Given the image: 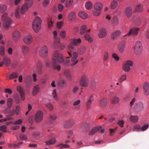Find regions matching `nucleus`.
Returning a JSON list of instances; mask_svg holds the SVG:
<instances>
[{
  "mask_svg": "<svg viewBox=\"0 0 149 149\" xmlns=\"http://www.w3.org/2000/svg\"><path fill=\"white\" fill-rule=\"evenodd\" d=\"M64 59L62 54L58 50L55 51L52 57V67L54 69L58 71L60 70L61 67L57 63H61L63 62Z\"/></svg>",
  "mask_w": 149,
  "mask_h": 149,
  "instance_id": "nucleus-1",
  "label": "nucleus"
},
{
  "mask_svg": "<svg viewBox=\"0 0 149 149\" xmlns=\"http://www.w3.org/2000/svg\"><path fill=\"white\" fill-rule=\"evenodd\" d=\"M72 51L70 50L68 52L69 56L66 57L67 58H71V60H65V63L66 65L73 66L76 64L79 61V60L77 59L78 55L76 52H72Z\"/></svg>",
  "mask_w": 149,
  "mask_h": 149,
  "instance_id": "nucleus-2",
  "label": "nucleus"
},
{
  "mask_svg": "<svg viewBox=\"0 0 149 149\" xmlns=\"http://www.w3.org/2000/svg\"><path fill=\"white\" fill-rule=\"evenodd\" d=\"M1 19L4 28L7 29L11 27L12 21L11 19L8 17L7 13H5L2 15Z\"/></svg>",
  "mask_w": 149,
  "mask_h": 149,
  "instance_id": "nucleus-3",
  "label": "nucleus"
},
{
  "mask_svg": "<svg viewBox=\"0 0 149 149\" xmlns=\"http://www.w3.org/2000/svg\"><path fill=\"white\" fill-rule=\"evenodd\" d=\"M41 20L38 16L36 17L32 23V28L36 32H38L40 29L41 27Z\"/></svg>",
  "mask_w": 149,
  "mask_h": 149,
  "instance_id": "nucleus-4",
  "label": "nucleus"
},
{
  "mask_svg": "<svg viewBox=\"0 0 149 149\" xmlns=\"http://www.w3.org/2000/svg\"><path fill=\"white\" fill-rule=\"evenodd\" d=\"M134 52L137 56H140L143 51V48L140 42L137 41L134 46Z\"/></svg>",
  "mask_w": 149,
  "mask_h": 149,
  "instance_id": "nucleus-5",
  "label": "nucleus"
},
{
  "mask_svg": "<svg viewBox=\"0 0 149 149\" xmlns=\"http://www.w3.org/2000/svg\"><path fill=\"white\" fill-rule=\"evenodd\" d=\"M89 80L88 76L85 74L82 75L79 81V85L80 86L87 87L88 86Z\"/></svg>",
  "mask_w": 149,
  "mask_h": 149,
  "instance_id": "nucleus-6",
  "label": "nucleus"
},
{
  "mask_svg": "<svg viewBox=\"0 0 149 149\" xmlns=\"http://www.w3.org/2000/svg\"><path fill=\"white\" fill-rule=\"evenodd\" d=\"M81 42V40L79 38H72L71 40L70 43L68 45V49L70 50H72L74 49V46L78 45Z\"/></svg>",
  "mask_w": 149,
  "mask_h": 149,
  "instance_id": "nucleus-7",
  "label": "nucleus"
},
{
  "mask_svg": "<svg viewBox=\"0 0 149 149\" xmlns=\"http://www.w3.org/2000/svg\"><path fill=\"white\" fill-rule=\"evenodd\" d=\"M133 65V62L131 60H128L125 61L123 65V70L125 72H129L130 70V67Z\"/></svg>",
  "mask_w": 149,
  "mask_h": 149,
  "instance_id": "nucleus-8",
  "label": "nucleus"
},
{
  "mask_svg": "<svg viewBox=\"0 0 149 149\" xmlns=\"http://www.w3.org/2000/svg\"><path fill=\"white\" fill-rule=\"evenodd\" d=\"M104 130L102 129L101 126H97L92 129L89 132V135L93 136L97 131H99L100 133H103L104 132Z\"/></svg>",
  "mask_w": 149,
  "mask_h": 149,
  "instance_id": "nucleus-9",
  "label": "nucleus"
},
{
  "mask_svg": "<svg viewBox=\"0 0 149 149\" xmlns=\"http://www.w3.org/2000/svg\"><path fill=\"white\" fill-rule=\"evenodd\" d=\"M48 53L47 47L45 45H44L41 47L39 51V55L42 57H45L47 56Z\"/></svg>",
  "mask_w": 149,
  "mask_h": 149,
  "instance_id": "nucleus-10",
  "label": "nucleus"
},
{
  "mask_svg": "<svg viewBox=\"0 0 149 149\" xmlns=\"http://www.w3.org/2000/svg\"><path fill=\"white\" fill-rule=\"evenodd\" d=\"M43 113L41 111H38L35 115L34 119L36 123L40 122L43 120Z\"/></svg>",
  "mask_w": 149,
  "mask_h": 149,
  "instance_id": "nucleus-11",
  "label": "nucleus"
},
{
  "mask_svg": "<svg viewBox=\"0 0 149 149\" xmlns=\"http://www.w3.org/2000/svg\"><path fill=\"white\" fill-rule=\"evenodd\" d=\"M11 63V60L10 58L5 57L3 58L2 61L0 63V67H2L3 65L6 67L9 66Z\"/></svg>",
  "mask_w": 149,
  "mask_h": 149,
  "instance_id": "nucleus-12",
  "label": "nucleus"
},
{
  "mask_svg": "<svg viewBox=\"0 0 149 149\" xmlns=\"http://www.w3.org/2000/svg\"><path fill=\"white\" fill-rule=\"evenodd\" d=\"M144 107V104L143 103L140 102L137 103L134 107L136 111L137 112H140L143 109Z\"/></svg>",
  "mask_w": 149,
  "mask_h": 149,
  "instance_id": "nucleus-13",
  "label": "nucleus"
},
{
  "mask_svg": "<svg viewBox=\"0 0 149 149\" xmlns=\"http://www.w3.org/2000/svg\"><path fill=\"white\" fill-rule=\"evenodd\" d=\"M20 37V33L17 31H15L13 33V39L15 42H17L19 41Z\"/></svg>",
  "mask_w": 149,
  "mask_h": 149,
  "instance_id": "nucleus-14",
  "label": "nucleus"
},
{
  "mask_svg": "<svg viewBox=\"0 0 149 149\" xmlns=\"http://www.w3.org/2000/svg\"><path fill=\"white\" fill-rule=\"evenodd\" d=\"M134 12L132 7L128 6L127 7L125 10V13L128 18L130 17Z\"/></svg>",
  "mask_w": 149,
  "mask_h": 149,
  "instance_id": "nucleus-15",
  "label": "nucleus"
},
{
  "mask_svg": "<svg viewBox=\"0 0 149 149\" xmlns=\"http://www.w3.org/2000/svg\"><path fill=\"white\" fill-rule=\"evenodd\" d=\"M23 41L26 45H31L33 42L32 36L30 35L26 36L23 39Z\"/></svg>",
  "mask_w": 149,
  "mask_h": 149,
  "instance_id": "nucleus-16",
  "label": "nucleus"
},
{
  "mask_svg": "<svg viewBox=\"0 0 149 149\" xmlns=\"http://www.w3.org/2000/svg\"><path fill=\"white\" fill-rule=\"evenodd\" d=\"M139 29L137 28H134L130 29L128 33L126 36H130L131 35L136 36L138 33Z\"/></svg>",
  "mask_w": 149,
  "mask_h": 149,
  "instance_id": "nucleus-17",
  "label": "nucleus"
},
{
  "mask_svg": "<svg viewBox=\"0 0 149 149\" xmlns=\"http://www.w3.org/2000/svg\"><path fill=\"white\" fill-rule=\"evenodd\" d=\"M143 89L144 94L147 95H149V83L147 81L144 82Z\"/></svg>",
  "mask_w": 149,
  "mask_h": 149,
  "instance_id": "nucleus-18",
  "label": "nucleus"
},
{
  "mask_svg": "<svg viewBox=\"0 0 149 149\" xmlns=\"http://www.w3.org/2000/svg\"><path fill=\"white\" fill-rule=\"evenodd\" d=\"M107 35V31L104 28H102L99 30L98 36L100 38L105 37Z\"/></svg>",
  "mask_w": 149,
  "mask_h": 149,
  "instance_id": "nucleus-19",
  "label": "nucleus"
},
{
  "mask_svg": "<svg viewBox=\"0 0 149 149\" xmlns=\"http://www.w3.org/2000/svg\"><path fill=\"white\" fill-rule=\"evenodd\" d=\"M107 104V100L106 98H103L100 101L99 105L102 108L105 107Z\"/></svg>",
  "mask_w": 149,
  "mask_h": 149,
  "instance_id": "nucleus-20",
  "label": "nucleus"
},
{
  "mask_svg": "<svg viewBox=\"0 0 149 149\" xmlns=\"http://www.w3.org/2000/svg\"><path fill=\"white\" fill-rule=\"evenodd\" d=\"M93 97L92 96H91L89 98L86 102V108L88 110L91 108L92 102L93 101Z\"/></svg>",
  "mask_w": 149,
  "mask_h": 149,
  "instance_id": "nucleus-21",
  "label": "nucleus"
},
{
  "mask_svg": "<svg viewBox=\"0 0 149 149\" xmlns=\"http://www.w3.org/2000/svg\"><path fill=\"white\" fill-rule=\"evenodd\" d=\"M76 18V15L75 12L72 11L68 15V19L69 21H72L74 20Z\"/></svg>",
  "mask_w": 149,
  "mask_h": 149,
  "instance_id": "nucleus-22",
  "label": "nucleus"
},
{
  "mask_svg": "<svg viewBox=\"0 0 149 149\" xmlns=\"http://www.w3.org/2000/svg\"><path fill=\"white\" fill-rule=\"evenodd\" d=\"M125 45V42L122 41L118 45V49L119 52L120 53L123 52Z\"/></svg>",
  "mask_w": 149,
  "mask_h": 149,
  "instance_id": "nucleus-23",
  "label": "nucleus"
},
{
  "mask_svg": "<svg viewBox=\"0 0 149 149\" xmlns=\"http://www.w3.org/2000/svg\"><path fill=\"white\" fill-rule=\"evenodd\" d=\"M121 32L119 30H116L113 32L111 35V39L113 40L116 39L120 35Z\"/></svg>",
  "mask_w": 149,
  "mask_h": 149,
  "instance_id": "nucleus-24",
  "label": "nucleus"
},
{
  "mask_svg": "<svg viewBox=\"0 0 149 149\" xmlns=\"http://www.w3.org/2000/svg\"><path fill=\"white\" fill-rule=\"evenodd\" d=\"M40 89L39 85L38 84L35 85L33 87L32 91V95L33 96L36 95L39 92Z\"/></svg>",
  "mask_w": 149,
  "mask_h": 149,
  "instance_id": "nucleus-25",
  "label": "nucleus"
},
{
  "mask_svg": "<svg viewBox=\"0 0 149 149\" xmlns=\"http://www.w3.org/2000/svg\"><path fill=\"white\" fill-rule=\"evenodd\" d=\"M64 74L68 80H71L72 79V75L71 72L69 70H65Z\"/></svg>",
  "mask_w": 149,
  "mask_h": 149,
  "instance_id": "nucleus-26",
  "label": "nucleus"
},
{
  "mask_svg": "<svg viewBox=\"0 0 149 149\" xmlns=\"http://www.w3.org/2000/svg\"><path fill=\"white\" fill-rule=\"evenodd\" d=\"M74 123V121L73 120H70L66 121L64 124V126L66 128L71 127Z\"/></svg>",
  "mask_w": 149,
  "mask_h": 149,
  "instance_id": "nucleus-27",
  "label": "nucleus"
},
{
  "mask_svg": "<svg viewBox=\"0 0 149 149\" xmlns=\"http://www.w3.org/2000/svg\"><path fill=\"white\" fill-rule=\"evenodd\" d=\"M22 53L25 55H27L29 51V47L25 45H23L22 47Z\"/></svg>",
  "mask_w": 149,
  "mask_h": 149,
  "instance_id": "nucleus-28",
  "label": "nucleus"
},
{
  "mask_svg": "<svg viewBox=\"0 0 149 149\" xmlns=\"http://www.w3.org/2000/svg\"><path fill=\"white\" fill-rule=\"evenodd\" d=\"M78 15L79 17L84 19H86L88 17L87 13L82 11H79L78 13Z\"/></svg>",
  "mask_w": 149,
  "mask_h": 149,
  "instance_id": "nucleus-29",
  "label": "nucleus"
},
{
  "mask_svg": "<svg viewBox=\"0 0 149 149\" xmlns=\"http://www.w3.org/2000/svg\"><path fill=\"white\" fill-rule=\"evenodd\" d=\"M119 23L118 19L117 17L114 16L112 19V24L113 26H116Z\"/></svg>",
  "mask_w": 149,
  "mask_h": 149,
  "instance_id": "nucleus-30",
  "label": "nucleus"
},
{
  "mask_svg": "<svg viewBox=\"0 0 149 149\" xmlns=\"http://www.w3.org/2000/svg\"><path fill=\"white\" fill-rule=\"evenodd\" d=\"M25 82L28 87L29 84H31L32 82L31 77L29 75L26 76L25 79Z\"/></svg>",
  "mask_w": 149,
  "mask_h": 149,
  "instance_id": "nucleus-31",
  "label": "nucleus"
},
{
  "mask_svg": "<svg viewBox=\"0 0 149 149\" xmlns=\"http://www.w3.org/2000/svg\"><path fill=\"white\" fill-rule=\"evenodd\" d=\"M139 119L138 117L137 116H133L131 115L130 118V121L133 123H136L138 122Z\"/></svg>",
  "mask_w": 149,
  "mask_h": 149,
  "instance_id": "nucleus-32",
  "label": "nucleus"
},
{
  "mask_svg": "<svg viewBox=\"0 0 149 149\" xmlns=\"http://www.w3.org/2000/svg\"><path fill=\"white\" fill-rule=\"evenodd\" d=\"M29 8L26 6V4H24L22 6L20 9V13L22 14H24Z\"/></svg>",
  "mask_w": 149,
  "mask_h": 149,
  "instance_id": "nucleus-33",
  "label": "nucleus"
},
{
  "mask_svg": "<svg viewBox=\"0 0 149 149\" xmlns=\"http://www.w3.org/2000/svg\"><path fill=\"white\" fill-rule=\"evenodd\" d=\"M19 76V74L17 72H14L12 73L8 77L9 79H16Z\"/></svg>",
  "mask_w": 149,
  "mask_h": 149,
  "instance_id": "nucleus-34",
  "label": "nucleus"
},
{
  "mask_svg": "<svg viewBox=\"0 0 149 149\" xmlns=\"http://www.w3.org/2000/svg\"><path fill=\"white\" fill-rule=\"evenodd\" d=\"M103 7L102 4L100 2H97L94 5V8L101 10Z\"/></svg>",
  "mask_w": 149,
  "mask_h": 149,
  "instance_id": "nucleus-35",
  "label": "nucleus"
},
{
  "mask_svg": "<svg viewBox=\"0 0 149 149\" xmlns=\"http://www.w3.org/2000/svg\"><path fill=\"white\" fill-rule=\"evenodd\" d=\"M56 142V140L55 138H53L45 142L46 144L47 145H50L54 144Z\"/></svg>",
  "mask_w": 149,
  "mask_h": 149,
  "instance_id": "nucleus-36",
  "label": "nucleus"
},
{
  "mask_svg": "<svg viewBox=\"0 0 149 149\" xmlns=\"http://www.w3.org/2000/svg\"><path fill=\"white\" fill-rule=\"evenodd\" d=\"M87 32V29L86 26L85 25H82L80 31V34L82 35Z\"/></svg>",
  "mask_w": 149,
  "mask_h": 149,
  "instance_id": "nucleus-37",
  "label": "nucleus"
},
{
  "mask_svg": "<svg viewBox=\"0 0 149 149\" xmlns=\"http://www.w3.org/2000/svg\"><path fill=\"white\" fill-rule=\"evenodd\" d=\"M84 39L89 42H91L93 41V39L88 34H86L84 36Z\"/></svg>",
  "mask_w": 149,
  "mask_h": 149,
  "instance_id": "nucleus-38",
  "label": "nucleus"
},
{
  "mask_svg": "<svg viewBox=\"0 0 149 149\" xmlns=\"http://www.w3.org/2000/svg\"><path fill=\"white\" fill-rule=\"evenodd\" d=\"M85 47L84 46H81L78 49L77 52L79 54H83L85 52Z\"/></svg>",
  "mask_w": 149,
  "mask_h": 149,
  "instance_id": "nucleus-39",
  "label": "nucleus"
},
{
  "mask_svg": "<svg viewBox=\"0 0 149 149\" xmlns=\"http://www.w3.org/2000/svg\"><path fill=\"white\" fill-rule=\"evenodd\" d=\"M42 66V64L40 61H38L37 62V68L38 69V72L39 73H41V69Z\"/></svg>",
  "mask_w": 149,
  "mask_h": 149,
  "instance_id": "nucleus-40",
  "label": "nucleus"
},
{
  "mask_svg": "<svg viewBox=\"0 0 149 149\" xmlns=\"http://www.w3.org/2000/svg\"><path fill=\"white\" fill-rule=\"evenodd\" d=\"M93 6L92 3L89 1L87 2L85 5L86 8L88 10H90Z\"/></svg>",
  "mask_w": 149,
  "mask_h": 149,
  "instance_id": "nucleus-41",
  "label": "nucleus"
},
{
  "mask_svg": "<svg viewBox=\"0 0 149 149\" xmlns=\"http://www.w3.org/2000/svg\"><path fill=\"white\" fill-rule=\"evenodd\" d=\"M54 42V45L55 48H56L57 47L58 45H59L60 42V39L59 38H55Z\"/></svg>",
  "mask_w": 149,
  "mask_h": 149,
  "instance_id": "nucleus-42",
  "label": "nucleus"
},
{
  "mask_svg": "<svg viewBox=\"0 0 149 149\" xmlns=\"http://www.w3.org/2000/svg\"><path fill=\"white\" fill-rule=\"evenodd\" d=\"M73 0H66L65 1V7L68 8L71 6L72 4Z\"/></svg>",
  "mask_w": 149,
  "mask_h": 149,
  "instance_id": "nucleus-43",
  "label": "nucleus"
},
{
  "mask_svg": "<svg viewBox=\"0 0 149 149\" xmlns=\"http://www.w3.org/2000/svg\"><path fill=\"white\" fill-rule=\"evenodd\" d=\"M143 10V7L141 4L137 5L135 8V12H141Z\"/></svg>",
  "mask_w": 149,
  "mask_h": 149,
  "instance_id": "nucleus-44",
  "label": "nucleus"
},
{
  "mask_svg": "<svg viewBox=\"0 0 149 149\" xmlns=\"http://www.w3.org/2000/svg\"><path fill=\"white\" fill-rule=\"evenodd\" d=\"M101 10H100L97 9L95 8H94L93 10V14L96 16H99L101 13Z\"/></svg>",
  "mask_w": 149,
  "mask_h": 149,
  "instance_id": "nucleus-45",
  "label": "nucleus"
},
{
  "mask_svg": "<svg viewBox=\"0 0 149 149\" xmlns=\"http://www.w3.org/2000/svg\"><path fill=\"white\" fill-rule=\"evenodd\" d=\"M118 5V2L115 0H113L111 5V8L112 9H114Z\"/></svg>",
  "mask_w": 149,
  "mask_h": 149,
  "instance_id": "nucleus-46",
  "label": "nucleus"
},
{
  "mask_svg": "<svg viewBox=\"0 0 149 149\" xmlns=\"http://www.w3.org/2000/svg\"><path fill=\"white\" fill-rule=\"evenodd\" d=\"M120 101L119 98L117 97H114L112 100V102L113 104L118 103Z\"/></svg>",
  "mask_w": 149,
  "mask_h": 149,
  "instance_id": "nucleus-47",
  "label": "nucleus"
},
{
  "mask_svg": "<svg viewBox=\"0 0 149 149\" xmlns=\"http://www.w3.org/2000/svg\"><path fill=\"white\" fill-rule=\"evenodd\" d=\"M13 102V99L11 98H9L7 100V105L9 108H10L12 107Z\"/></svg>",
  "mask_w": 149,
  "mask_h": 149,
  "instance_id": "nucleus-48",
  "label": "nucleus"
},
{
  "mask_svg": "<svg viewBox=\"0 0 149 149\" xmlns=\"http://www.w3.org/2000/svg\"><path fill=\"white\" fill-rule=\"evenodd\" d=\"M52 94L53 99L56 101H58V95L56 93V89L53 91Z\"/></svg>",
  "mask_w": 149,
  "mask_h": 149,
  "instance_id": "nucleus-49",
  "label": "nucleus"
},
{
  "mask_svg": "<svg viewBox=\"0 0 149 149\" xmlns=\"http://www.w3.org/2000/svg\"><path fill=\"white\" fill-rule=\"evenodd\" d=\"M49 0H44L42 3V6L44 7H46L49 6Z\"/></svg>",
  "mask_w": 149,
  "mask_h": 149,
  "instance_id": "nucleus-50",
  "label": "nucleus"
},
{
  "mask_svg": "<svg viewBox=\"0 0 149 149\" xmlns=\"http://www.w3.org/2000/svg\"><path fill=\"white\" fill-rule=\"evenodd\" d=\"M66 32L65 30L61 31L60 33V36L62 39H64L66 37Z\"/></svg>",
  "mask_w": 149,
  "mask_h": 149,
  "instance_id": "nucleus-51",
  "label": "nucleus"
},
{
  "mask_svg": "<svg viewBox=\"0 0 149 149\" xmlns=\"http://www.w3.org/2000/svg\"><path fill=\"white\" fill-rule=\"evenodd\" d=\"M127 79V76L125 74H123L122 75L119 79L120 83H122L123 81Z\"/></svg>",
  "mask_w": 149,
  "mask_h": 149,
  "instance_id": "nucleus-52",
  "label": "nucleus"
},
{
  "mask_svg": "<svg viewBox=\"0 0 149 149\" xmlns=\"http://www.w3.org/2000/svg\"><path fill=\"white\" fill-rule=\"evenodd\" d=\"M14 99L16 103L17 104H19L20 103V101L19 96L18 95H16L14 97Z\"/></svg>",
  "mask_w": 149,
  "mask_h": 149,
  "instance_id": "nucleus-53",
  "label": "nucleus"
},
{
  "mask_svg": "<svg viewBox=\"0 0 149 149\" xmlns=\"http://www.w3.org/2000/svg\"><path fill=\"white\" fill-rule=\"evenodd\" d=\"M32 3V0H26V3L25 4H26V6L29 8L31 6Z\"/></svg>",
  "mask_w": 149,
  "mask_h": 149,
  "instance_id": "nucleus-54",
  "label": "nucleus"
},
{
  "mask_svg": "<svg viewBox=\"0 0 149 149\" xmlns=\"http://www.w3.org/2000/svg\"><path fill=\"white\" fill-rule=\"evenodd\" d=\"M19 8L18 7L15 10V15L16 18H19L20 17V13L19 12Z\"/></svg>",
  "mask_w": 149,
  "mask_h": 149,
  "instance_id": "nucleus-55",
  "label": "nucleus"
},
{
  "mask_svg": "<svg viewBox=\"0 0 149 149\" xmlns=\"http://www.w3.org/2000/svg\"><path fill=\"white\" fill-rule=\"evenodd\" d=\"M59 84L62 87H64L66 84V81L63 79L61 80L59 82Z\"/></svg>",
  "mask_w": 149,
  "mask_h": 149,
  "instance_id": "nucleus-56",
  "label": "nucleus"
},
{
  "mask_svg": "<svg viewBox=\"0 0 149 149\" xmlns=\"http://www.w3.org/2000/svg\"><path fill=\"white\" fill-rule=\"evenodd\" d=\"M112 57L116 61H119L120 58L118 55L115 53H114L112 54Z\"/></svg>",
  "mask_w": 149,
  "mask_h": 149,
  "instance_id": "nucleus-57",
  "label": "nucleus"
},
{
  "mask_svg": "<svg viewBox=\"0 0 149 149\" xmlns=\"http://www.w3.org/2000/svg\"><path fill=\"white\" fill-rule=\"evenodd\" d=\"M0 53L1 55L2 56H4L5 54V48L2 46L0 47Z\"/></svg>",
  "mask_w": 149,
  "mask_h": 149,
  "instance_id": "nucleus-58",
  "label": "nucleus"
},
{
  "mask_svg": "<svg viewBox=\"0 0 149 149\" xmlns=\"http://www.w3.org/2000/svg\"><path fill=\"white\" fill-rule=\"evenodd\" d=\"M17 91L19 92L20 94H21L22 93H24L23 89L21 86H17Z\"/></svg>",
  "mask_w": 149,
  "mask_h": 149,
  "instance_id": "nucleus-59",
  "label": "nucleus"
},
{
  "mask_svg": "<svg viewBox=\"0 0 149 149\" xmlns=\"http://www.w3.org/2000/svg\"><path fill=\"white\" fill-rule=\"evenodd\" d=\"M141 127L139 125H136L134 127L133 131H134L139 132L141 130Z\"/></svg>",
  "mask_w": 149,
  "mask_h": 149,
  "instance_id": "nucleus-60",
  "label": "nucleus"
},
{
  "mask_svg": "<svg viewBox=\"0 0 149 149\" xmlns=\"http://www.w3.org/2000/svg\"><path fill=\"white\" fill-rule=\"evenodd\" d=\"M58 146L61 148H68L70 147V146L66 144H59Z\"/></svg>",
  "mask_w": 149,
  "mask_h": 149,
  "instance_id": "nucleus-61",
  "label": "nucleus"
},
{
  "mask_svg": "<svg viewBox=\"0 0 149 149\" xmlns=\"http://www.w3.org/2000/svg\"><path fill=\"white\" fill-rule=\"evenodd\" d=\"M46 106L50 110H52L54 109L53 105L50 103H47L46 104Z\"/></svg>",
  "mask_w": 149,
  "mask_h": 149,
  "instance_id": "nucleus-62",
  "label": "nucleus"
},
{
  "mask_svg": "<svg viewBox=\"0 0 149 149\" xmlns=\"http://www.w3.org/2000/svg\"><path fill=\"white\" fill-rule=\"evenodd\" d=\"M44 62L47 67H49L50 66V62L48 59L46 58L44 60Z\"/></svg>",
  "mask_w": 149,
  "mask_h": 149,
  "instance_id": "nucleus-63",
  "label": "nucleus"
},
{
  "mask_svg": "<svg viewBox=\"0 0 149 149\" xmlns=\"http://www.w3.org/2000/svg\"><path fill=\"white\" fill-rule=\"evenodd\" d=\"M20 108V107L18 105L16 106L15 107V113L17 115H18L19 114Z\"/></svg>",
  "mask_w": 149,
  "mask_h": 149,
  "instance_id": "nucleus-64",
  "label": "nucleus"
}]
</instances>
